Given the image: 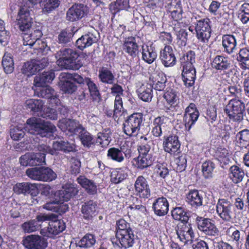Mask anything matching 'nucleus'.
I'll return each mask as SVG.
<instances>
[{"instance_id":"nucleus-56","label":"nucleus","mask_w":249,"mask_h":249,"mask_svg":"<svg viewBox=\"0 0 249 249\" xmlns=\"http://www.w3.org/2000/svg\"><path fill=\"white\" fill-rule=\"evenodd\" d=\"M229 152L228 150L224 147H218L215 152L216 159L224 164H227L229 161Z\"/></svg>"},{"instance_id":"nucleus-2","label":"nucleus","mask_w":249,"mask_h":249,"mask_svg":"<svg viewBox=\"0 0 249 249\" xmlns=\"http://www.w3.org/2000/svg\"><path fill=\"white\" fill-rule=\"evenodd\" d=\"M28 133L40 136L48 137L54 133L56 128L54 125L48 121H44L39 118L32 117L27 120L24 127Z\"/></svg>"},{"instance_id":"nucleus-26","label":"nucleus","mask_w":249,"mask_h":249,"mask_svg":"<svg viewBox=\"0 0 249 249\" xmlns=\"http://www.w3.org/2000/svg\"><path fill=\"white\" fill-rule=\"evenodd\" d=\"M54 77V73L53 71H44L35 77L34 85L36 87H43L47 83L51 82Z\"/></svg>"},{"instance_id":"nucleus-58","label":"nucleus","mask_w":249,"mask_h":249,"mask_svg":"<svg viewBox=\"0 0 249 249\" xmlns=\"http://www.w3.org/2000/svg\"><path fill=\"white\" fill-rule=\"evenodd\" d=\"M26 105L31 111L36 112L42 108L43 103L41 100L31 99L27 100Z\"/></svg>"},{"instance_id":"nucleus-1","label":"nucleus","mask_w":249,"mask_h":249,"mask_svg":"<svg viewBox=\"0 0 249 249\" xmlns=\"http://www.w3.org/2000/svg\"><path fill=\"white\" fill-rule=\"evenodd\" d=\"M17 25L19 30L22 32L23 44L24 46L32 47L34 49L40 50H50L46 44L39 38L42 34L39 29H35L32 27L33 18L30 16V11L25 6L21 7L17 18Z\"/></svg>"},{"instance_id":"nucleus-42","label":"nucleus","mask_w":249,"mask_h":249,"mask_svg":"<svg viewBox=\"0 0 249 249\" xmlns=\"http://www.w3.org/2000/svg\"><path fill=\"white\" fill-rule=\"evenodd\" d=\"M77 135L84 146L89 148L94 143L92 136L84 127L81 128Z\"/></svg>"},{"instance_id":"nucleus-9","label":"nucleus","mask_w":249,"mask_h":249,"mask_svg":"<svg viewBox=\"0 0 249 249\" xmlns=\"http://www.w3.org/2000/svg\"><path fill=\"white\" fill-rule=\"evenodd\" d=\"M58 127L67 135L73 136L77 135L83 126L75 120L63 119L58 122Z\"/></svg>"},{"instance_id":"nucleus-38","label":"nucleus","mask_w":249,"mask_h":249,"mask_svg":"<svg viewBox=\"0 0 249 249\" xmlns=\"http://www.w3.org/2000/svg\"><path fill=\"white\" fill-rule=\"evenodd\" d=\"M142 59L148 64H152L156 59L157 54L152 46L143 45L142 47Z\"/></svg>"},{"instance_id":"nucleus-46","label":"nucleus","mask_w":249,"mask_h":249,"mask_svg":"<svg viewBox=\"0 0 249 249\" xmlns=\"http://www.w3.org/2000/svg\"><path fill=\"white\" fill-rule=\"evenodd\" d=\"M195 62V53L193 51L188 52L180 58V63L183 68L194 67L193 63Z\"/></svg>"},{"instance_id":"nucleus-59","label":"nucleus","mask_w":249,"mask_h":249,"mask_svg":"<svg viewBox=\"0 0 249 249\" xmlns=\"http://www.w3.org/2000/svg\"><path fill=\"white\" fill-rule=\"evenodd\" d=\"M163 97L167 102L171 105L176 104L178 99L177 92L175 89H168L164 93Z\"/></svg>"},{"instance_id":"nucleus-22","label":"nucleus","mask_w":249,"mask_h":249,"mask_svg":"<svg viewBox=\"0 0 249 249\" xmlns=\"http://www.w3.org/2000/svg\"><path fill=\"white\" fill-rule=\"evenodd\" d=\"M152 208L156 214L160 216H163L168 212L169 203L165 197H159L153 203Z\"/></svg>"},{"instance_id":"nucleus-28","label":"nucleus","mask_w":249,"mask_h":249,"mask_svg":"<svg viewBox=\"0 0 249 249\" xmlns=\"http://www.w3.org/2000/svg\"><path fill=\"white\" fill-rule=\"evenodd\" d=\"M245 104L242 101L240 100L232 99L229 101L228 104L224 109V112L228 111V112H229V111H232L233 112L245 115Z\"/></svg>"},{"instance_id":"nucleus-44","label":"nucleus","mask_w":249,"mask_h":249,"mask_svg":"<svg viewBox=\"0 0 249 249\" xmlns=\"http://www.w3.org/2000/svg\"><path fill=\"white\" fill-rule=\"evenodd\" d=\"M172 215L174 219L183 222H187L189 219L187 212L182 207L174 208L172 211Z\"/></svg>"},{"instance_id":"nucleus-30","label":"nucleus","mask_w":249,"mask_h":249,"mask_svg":"<svg viewBox=\"0 0 249 249\" xmlns=\"http://www.w3.org/2000/svg\"><path fill=\"white\" fill-rule=\"evenodd\" d=\"M116 237L121 246L125 249L132 247L134 243V235L132 231H127L125 233L119 232Z\"/></svg>"},{"instance_id":"nucleus-7","label":"nucleus","mask_w":249,"mask_h":249,"mask_svg":"<svg viewBox=\"0 0 249 249\" xmlns=\"http://www.w3.org/2000/svg\"><path fill=\"white\" fill-rule=\"evenodd\" d=\"M48 64V59L46 57H43L40 60H32L24 63L21 71L27 76H31L46 67Z\"/></svg>"},{"instance_id":"nucleus-32","label":"nucleus","mask_w":249,"mask_h":249,"mask_svg":"<svg viewBox=\"0 0 249 249\" xmlns=\"http://www.w3.org/2000/svg\"><path fill=\"white\" fill-rule=\"evenodd\" d=\"M97 211V204L93 200L88 201L82 205L81 212L85 219L89 220L95 215Z\"/></svg>"},{"instance_id":"nucleus-55","label":"nucleus","mask_w":249,"mask_h":249,"mask_svg":"<svg viewBox=\"0 0 249 249\" xmlns=\"http://www.w3.org/2000/svg\"><path fill=\"white\" fill-rule=\"evenodd\" d=\"M61 89L65 93L72 94L77 89V86L70 79L61 81Z\"/></svg>"},{"instance_id":"nucleus-34","label":"nucleus","mask_w":249,"mask_h":249,"mask_svg":"<svg viewBox=\"0 0 249 249\" xmlns=\"http://www.w3.org/2000/svg\"><path fill=\"white\" fill-rule=\"evenodd\" d=\"M76 181L81 186L85 189L87 192L94 195L97 192V186L95 183L84 176H80L77 178Z\"/></svg>"},{"instance_id":"nucleus-47","label":"nucleus","mask_w":249,"mask_h":249,"mask_svg":"<svg viewBox=\"0 0 249 249\" xmlns=\"http://www.w3.org/2000/svg\"><path fill=\"white\" fill-rule=\"evenodd\" d=\"M96 243L95 236L92 234L87 233L77 243V247L89 248L92 247Z\"/></svg>"},{"instance_id":"nucleus-17","label":"nucleus","mask_w":249,"mask_h":249,"mask_svg":"<svg viewBox=\"0 0 249 249\" xmlns=\"http://www.w3.org/2000/svg\"><path fill=\"white\" fill-rule=\"evenodd\" d=\"M88 13V7L82 4H75L69 9L67 12V19L74 21L81 19Z\"/></svg>"},{"instance_id":"nucleus-3","label":"nucleus","mask_w":249,"mask_h":249,"mask_svg":"<svg viewBox=\"0 0 249 249\" xmlns=\"http://www.w3.org/2000/svg\"><path fill=\"white\" fill-rule=\"evenodd\" d=\"M77 53L71 48H62L55 54L57 64L61 68L75 70L78 66L75 64Z\"/></svg>"},{"instance_id":"nucleus-25","label":"nucleus","mask_w":249,"mask_h":249,"mask_svg":"<svg viewBox=\"0 0 249 249\" xmlns=\"http://www.w3.org/2000/svg\"><path fill=\"white\" fill-rule=\"evenodd\" d=\"M180 144L178 140V137L172 135L168 137L163 142L164 150L171 154H175L180 147Z\"/></svg>"},{"instance_id":"nucleus-39","label":"nucleus","mask_w":249,"mask_h":249,"mask_svg":"<svg viewBox=\"0 0 249 249\" xmlns=\"http://www.w3.org/2000/svg\"><path fill=\"white\" fill-rule=\"evenodd\" d=\"M203 197L196 190L190 191L187 195V201L192 206L197 207L202 205Z\"/></svg>"},{"instance_id":"nucleus-29","label":"nucleus","mask_w":249,"mask_h":249,"mask_svg":"<svg viewBox=\"0 0 249 249\" xmlns=\"http://www.w3.org/2000/svg\"><path fill=\"white\" fill-rule=\"evenodd\" d=\"M166 119L164 117H158L153 122L151 133L156 137H160L166 126Z\"/></svg>"},{"instance_id":"nucleus-48","label":"nucleus","mask_w":249,"mask_h":249,"mask_svg":"<svg viewBox=\"0 0 249 249\" xmlns=\"http://www.w3.org/2000/svg\"><path fill=\"white\" fill-rule=\"evenodd\" d=\"M2 65L6 73H11L14 69V61L11 54L5 53L3 56Z\"/></svg>"},{"instance_id":"nucleus-11","label":"nucleus","mask_w":249,"mask_h":249,"mask_svg":"<svg viewBox=\"0 0 249 249\" xmlns=\"http://www.w3.org/2000/svg\"><path fill=\"white\" fill-rule=\"evenodd\" d=\"M196 221L198 229L205 234L209 236H217L219 231L216 227L214 222L209 218L197 217Z\"/></svg>"},{"instance_id":"nucleus-23","label":"nucleus","mask_w":249,"mask_h":249,"mask_svg":"<svg viewBox=\"0 0 249 249\" xmlns=\"http://www.w3.org/2000/svg\"><path fill=\"white\" fill-rule=\"evenodd\" d=\"M65 228V224L63 221L56 220V219L51 220L49 223L46 236L49 237H53L63 231Z\"/></svg>"},{"instance_id":"nucleus-36","label":"nucleus","mask_w":249,"mask_h":249,"mask_svg":"<svg viewBox=\"0 0 249 249\" xmlns=\"http://www.w3.org/2000/svg\"><path fill=\"white\" fill-rule=\"evenodd\" d=\"M97 41L95 36L91 33H89L82 36L76 41V45L79 49L82 50L90 46Z\"/></svg>"},{"instance_id":"nucleus-24","label":"nucleus","mask_w":249,"mask_h":249,"mask_svg":"<svg viewBox=\"0 0 249 249\" xmlns=\"http://www.w3.org/2000/svg\"><path fill=\"white\" fill-rule=\"evenodd\" d=\"M124 51L132 57H135L139 53V46L134 37L126 38L123 45Z\"/></svg>"},{"instance_id":"nucleus-18","label":"nucleus","mask_w":249,"mask_h":249,"mask_svg":"<svg viewBox=\"0 0 249 249\" xmlns=\"http://www.w3.org/2000/svg\"><path fill=\"white\" fill-rule=\"evenodd\" d=\"M23 244L29 249H44L47 246V242L43 238L36 235L27 236L23 240Z\"/></svg>"},{"instance_id":"nucleus-4","label":"nucleus","mask_w":249,"mask_h":249,"mask_svg":"<svg viewBox=\"0 0 249 249\" xmlns=\"http://www.w3.org/2000/svg\"><path fill=\"white\" fill-rule=\"evenodd\" d=\"M27 176L31 179L41 181H51L56 178V174L50 168L45 167L28 168Z\"/></svg>"},{"instance_id":"nucleus-40","label":"nucleus","mask_w":249,"mask_h":249,"mask_svg":"<svg viewBox=\"0 0 249 249\" xmlns=\"http://www.w3.org/2000/svg\"><path fill=\"white\" fill-rule=\"evenodd\" d=\"M38 2L42 7L44 13H49L57 8L60 4L59 0H39Z\"/></svg>"},{"instance_id":"nucleus-64","label":"nucleus","mask_w":249,"mask_h":249,"mask_svg":"<svg viewBox=\"0 0 249 249\" xmlns=\"http://www.w3.org/2000/svg\"><path fill=\"white\" fill-rule=\"evenodd\" d=\"M132 231L129 227V225L126 221L123 219L118 220L116 222V236L119 232L120 233H125L126 232Z\"/></svg>"},{"instance_id":"nucleus-52","label":"nucleus","mask_w":249,"mask_h":249,"mask_svg":"<svg viewBox=\"0 0 249 249\" xmlns=\"http://www.w3.org/2000/svg\"><path fill=\"white\" fill-rule=\"evenodd\" d=\"M99 76L102 82L109 84H112L114 80V76L111 71L106 68L101 69Z\"/></svg>"},{"instance_id":"nucleus-21","label":"nucleus","mask_w":249,"mask_h":249,"mask_svg":"<svg viewBox=\"0 0 249 249\" xmlns=\"http://www.w3.org/2000/svg\"><path fill=\"white\" fill-rule=\"evenodd\" d=\"M237 40L232 35H224L222 37V46L224 52L231 54L237 50Z\"/></svg>"},{"instance_id":"nucleus-57","label":"nucleus","mask_w":249,"mask_h":249,"mask_svg":"<svg viewBox=\"0 0 249 249\" xmlns=\"http://www.w3.org/2000/svg\"><path fill=\"white\" fill-rule=\"evenodd\" d=\"M85 83L88 86L89 91L90 95L92 97L93 100H97L100 99V93L98 88L96 84L93 83L90 79L86 78L85 79Z\"/></svg>"},{"instance_id":"nucleus-31","label":"nucleus","mask_w":249,"mask_h":249,"mask_svg":"<svg viewBox=\"0 0 249 249\" xmlns=\"http://www.w3.org/2000/svg\"><path fill=\"white\" fill-rule=\"evenodd\" d=\"M152 88L151 83L142 84L137 89L139 98L144 102L151 101L153 97Z\"/></svg>"},{"instance_id":"nucleus-43","label":"nucleus","mask_w":249,"mask_h":249,"mask_svg":"<svg viewBox=\"0 0 249 249\" xmlns=\"http://www.w3.org/2000/svg\"><path fill=\"white\" fill-rule=\"evenodd\" d=\"M243 69L249 70V50L242 48L240 50L237 57Z\"/></svg>"},{"instance_id":"nucleus-5","label":"nucleus","mask_w":249,"mask_h":249,"mask_svg":"<svg viewBox=\"0 0 249 249\" xmlns=\"http://www.w3.org/2000/svg\"><path fill=\"white\" fill-rule=\"evenodd\" d=\"M142 122L140 113H134L128 117L123 124L124 133L129 137L136 136Z\"/></svg>"},{"instance_id":"nucleus-6","label":"nucleus","mask_w":249,"mask_h":249,"mask_svg":"<svg viewBox=\"0 0 249 249\" xmlns=\"http://www.w3.org/2000/svg\"><path fill=\"white\" fill-rule=\"evenodd\" d=\"M216 212L224 221L230 222L235 217L234 208L232 203L225 198L219 199L216 204Z\"/></svg>"},{"instance_id":"nucleus-10","label":"nucleus","mask_w":249,"mask_h":249,"mask_svg":"<svg viewBox=\"0 0 249 249\" xmlns=\"http://www.w3.org/2000/svg\"><path fill=\"white\" fill-rule=\"evenodd\" d=\"M135 195L141 198L146 199L151 196L150 186L147 179L142 176H139L134 184Z\"/></svg>"},{"instance_id":"nucleus-20","label":"nucleus","mask_w":249,"mask_h":249,"mask_svg":"<svg viewBox=\"0 0 249 249\" xmlns=\"http://www.w3.org/2000/svg\"><path fill=\"white\" fill-rule=\"evenodd\" d=\"M13 190L16 193L18 194L28 193L31 196H36L39 193L37 184L29 182L17 183L14 186Z\"/></svg>"},{"instance_id":"nucleus-62","label":"nucleus","mask_w":249,"mask_h":249,"mask_svg":"<svg viewBox=\"0 0 249 249\" xmlns=\"http://www.w3.org/2000/svg\"><path fill=\"white\" fill-rule=\"evenodd\" d=\"M41 226L36 220H33L23 223L22 228L26 232H32L38 230Z\"/></svg>"},{"instance_id":"nucleus-61","label":"nucleus","mask_w":249,"mask_h":249,"mask_svg":"<svg viewBox=\"0 0 249 249\" xmlns=\"http://www.w3.org/2000/svg\"><path fill=\"white\" fill-rule=\"evenodd\" d=\"M199 113H196L194 114H184L183 121L185 123V127L188 131H189L192 126L196 122L199 117Z\"/></svg>"},{"instance_id":"nucleus-15","label":"nucleus","mask_w":249,"mask_h":249,"mask_svg":"<svg viewBox=\"0 0 249 249\" xmlns=\"http://www.w3.org/2000/svg\"><path fill=\"white\" fill-rule=\"evenodd\" d=\"M131 151L128 148L122 146L120 148L112 147L107 151V156L112 160L118 162H122L124 158H129L131 156Z\"/></svg>"},{"instance_id":"nucleus-53","label":"nucleus","mask_w":249,"mask_h":249,"mask_svg":"<svg viewBox=\"0 0 249 249\" xmlns=\"http://www.w3.org/2000/svg\"><path fill=\"white\" fill-rule=\"evenodd\" d=\"M214 168L215 164L212 161L207 160L204 162L202 165V172L204 177L206 178L212 177Z\"/></svg>"},{"instance_id":"nucleus-63","label":"nucleus","mask_w":249,"mask_h":249,"mask_svg":"<svg viewBox=\"0 0 249 249\" xmlns=\"http://www.w3.org/2000/svg\"><path fill=\"white\" fill-rule=\"evenodd\" d=\"M9 32L6 30L4 21L0 19V42L3 46L7 44Z\"/></svg>"},{"instance_id":"nucleus-41","label":"nucleus","mask_w":249,"mask_h":249,"mask_svg":"<svg viewBox=\"0 0 249 249\" xmlns=\"http://www.w3.org/2000/svg\"><path fill=\"white\" fill-rule=\"evenodd\" d=\"M243 170L236 165H233L230 168V177L235 183L241 182L244 177Z\"/></svg>"},{"instance_id":"nucleus-12","label":"nucleus","mask_w":249,"mask_h":249,"mask_svg":"<svg viewBox=\"0 0 249 249\" xmlns=\"http://www.w3.org/2000/svg\"><path fill=\"white\" fill-rule=\"evenodd\" d=\"M45 154L44 153H29L22 156L19 161L21 165L24 166H37L42 165L45 162Z\"/></svg>"},{"instance_id":"nucleus-8","label":"nucleus","mask_w":249,"mask_h":249,"mask_svg":"<svg viewBox=\"0 0 249 249\" xmlns=\"http://www.w3.org/2000/svg\"><path fill=\"white\" fill-rule=\"evenodd\" d=\"M209 18H202L197 21L195 30L197 38L202 42H207L211 37V29Z\"/></svg>"},{"instance_id":"nucleus-16","label":"nucleus","mask_w":249,"mask_h":249,"mask_svg":"<svg viewBox=\"0 0 249 249\" xmlns=\"http://www.w3.org/2000/svg\"><path fill=\"white\" fill-rule=\"evenodd\" d=\"M35 92L38 97L50 99L52 105L58 106L60 103L56 92L50 86L38 87L35 89Z\"/></svg>"},{"instance_id":"nucleus-37","label":"nucleus","mask_w":249,"mask_h":249,"mask_svg":"<svg viewBox=\"0 0 249 249\" xmlns=\"http://www.w3.org/2000/svg\"><path fill=\"white\" fill-rule=\"evenodd\" d=\"M182 76L184 84L186 87H192L196 79V70L194 67L184 68Z\"/></svg>"},{"instance_id":"nucleus-49","label":"nucleus","mask_w":249,"mask_h":249,"mask_svg":"<svg viewBox=\"0 0 249 249\" xmlns=\"http://www.w3.org/2000/svg\"><path fill=\"white\" fill-rule=\"evenodd\" d=\"M111 134L109 129H105L102 132L98 133L96 142L99 143L102 146L107 145L111 140Z\"/></svg>"},{"instance_id":"nucleus-13","label":"nucleus","mask_w":249,"mask_h":249,"mask_svg":"<svg viewBox=\"0 0 249 249\" xmlns=\"http://www.w3.org/2000/svg\"><path fill=\"white\" fill-rule=\"evenodd\" d=\"M79 191V187L75 184L67 183L64 185L62 189L56 193V196L63 202H67L72 197L77 196Z\"/></svg>"},{"instance_id":"nucleus-35","label":"nucleus","mask_w":249,"mask_h":249,"mask_svg":"<svg viewBox=\"0 0 249 249\" xmlns=\"http://www.w3.org/2000/svg\"><path fill=\"white\" fill-rule=\"evenodd\" d=\"M150 80L152 81L151 85L156 90L161 91L164 89L167 78L164 73L160 72L154 74L150 76Z\"/></svg>"},{"instance_id":"nucleus-60","label":"nucleus","mask_w":249,"mask_h":249,"mask_svg":"<svg viewBox=\"0 0 249 249\" xmlns=\"http://www.w3.org/2000/svg\"><path fill=\"white\" fill-rule=\"evenodd\" d=\"M238 18L244 24L249 20V3H245L242 5L239 10Z\"/></svg>"},{"instance_id":"nucleus-45","label":"nucleus","mask_w":249,"mask_h":249,"mask_svg":"<svg viewBox=\"0 0 249 249\" xmlns=\"http://www.w3.org/2000/svg\"><path fill=\"white\" fill-rule=\"evenodd\" d=\"M129 0H116L109 5V9L113 14L121 10H127L129 7Z\"/></svg>"},{"instance_id":"nucleus-33","label":"nucleus","mask_w":249,"mask_h":249,"mask_svg":"<svg viewBox=\"0 0 249 249\" xmlns=\"http://www.w3.org/2000/svg\"><path fill=\"white\" fill-rule=\"evenodd\" d=\"M53 148L54 150L55 154L56 151H62L65 153L75 152L76 151L75 144L70 143L67 141H60L54 142Z\"/></svg>"},{"instance_id":"nucleus-51","label":"nucleus","mask_w":249,"mask_h":249,"mask_svg":"<svg viewBox=\"0 0 249 249\" xmlns=\"http://www.w3.org/2000/svg\"><path fill=\"white\" fill-rule=\"evenodd\" d=\"M153 160L152 155L139 156L137 163V168L140 169L146 168L152 165Z\"/></svg>"},{"instance_id":"nucleus-14","label":"nucleus","mask_w":249,"mask_h":249,"mask_svg":"<svg viewBox=\"0 0 249 249\" xmlns=\"http://www.w3.org/2000/svg\"><path fill=\"white\" fill-rule=\"evenodd\" d=\"M178 238L183 244L192 241L194 237L193 229L190 224H178L176 228Z\"/></svg>"},{"instance_id":"nucleus-50","label":"nucleus","mask_w":249,"mask_h":249,"mask_svg":"<svg viewBox=\"0 0 249 249\" xmlns=\"http://www.w3.org/2000/svg\"><path fill=\"white\" fill-rule=\"evenodd\" d=\"M236 138L238 140V142L240 146L248 148L249 149V130L244 129L236 134Z\"/></svg>"},{"instance_id":"nucleus-27","label":"nucleus","mask_w":249,"mask_h":249,"mask_svg":"<svg viewBox=\"0 0 249 249\" xmlns=\"http://www.w3.org/2000/svg\"><path fill=\"white\" fill-rule=\"evenodd\" d=\"M212 67L219 71H224L231 67V63L228 57L222 55H216L213 60Z\"/></svg>"},{"instance_id":"nucleus-19","label":"nucleus","mask_w":249,"mask_h":249,"mask_svg":"<svg viewBox=\"0 0 249 249\" xmlns=\"http://www.w3.org/2000/svg\"><path fill=\"white\" fill-rule=\"evenodd\" d=\"M160 58L165 67H172L176 63V58L172 48L166 45L160 52Z\"/></svg>"},{"instance_id":"nucleus-54","label":"nucleus","mask_w":249,"mask_h":249,"mask_svg":"<svg viewBox=\"0 0 249 249\" xmlns=\"http://www.w3.org/2000/svg\"><path fill=\"white\" fill-rule=\"evenodd\" d=\"M187 159L185 155H181L176 158L173 162V168L177 172H181L186 167Z\"/></svg>"}]
</instances>
